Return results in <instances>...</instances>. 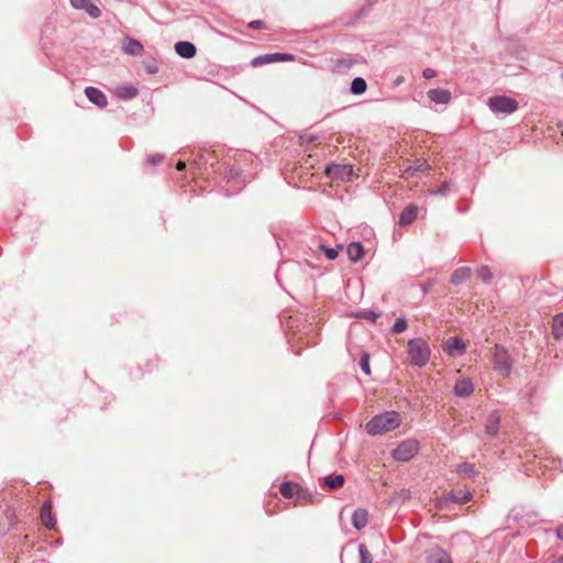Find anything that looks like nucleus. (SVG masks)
Here are the masks:
<instances>
[{
  "label": "nucleus",
  "instance_id": "f257e3e1",
  "mask_svg": "<svg viewBox=\"0 0 563 563\" xmlns=\"http://www.w3.org/2000/svg\"><path fill=\"white\" fill-rule=\"evenodd\" d=\"M401 423V419L398 412L385 411L379 415H375L366 424L365 431L369 435H379L386 432H390L397 429Z\"/></svg>",
  "mask_w": 563,
  "mask_h": 563
},
{
  "label": "nucleus",
  "instance_id": "f03ea898",
  "mask_svg": "<svg viewBox=\"0 0 563 563\" xmlns=\"http://www.w3.org/2000/svg\"><path fill=\"white\" fill-rule=\"evenodd\" d=\"M408 355L410 363L417 367H423L428 364L431 355V350L428 342L422 338H415L408 341L407 344Z\"/></svg>",
  "mask_w": 563,
  "mask_h": 563
},
{
  "label": "nucleus",
  "instance_id": "7ed1b4c3",
  "mask_svg": "<svg viewBox=\"0 0 563 563\" xmlns=\"http://www.w3.org/2000/svg\"><path fill=\"white\" fill-rule=\"evenodd\" d=\"M418 451L419 442L415 439H406L391 451V457L397 462L404 463L410 461Z\"/></svg>",
  "mask_w": 563,
  "mask_h": 563
},
{
  "label": "nucleus",
  "instance_id": "20e7f679",
  "mask_svg": "<svg viewBox=\"0 0 563 563\" xmlns=\"http://www.w3.org/2000/svg\"><path fill=\"white\" fill-rule=\"evenodd\" d=\"M488 107L496 114H511L518 110V102L507 96H493L488 99Z\"/></svg>",
  "mask_w": 563,
  "mask_h": 563
},
{
  "label": "nucleus",
  "instance_id": "39448f33",
  "mask_svg": "<svg viewBox=\"0 0 563 563\" xmlns=\"http://www.w3.org/2000/svg\"><path fill=\"white\" fill-rule=\"evenodd\" d=\"M493 363L495 368L503 375L508 376L512 368V362L508 351L500 344L494 346Z\"/></svg>",
  "mask_w": 563,
  "mask_h": 563
},
{
  "label": "nucleus",
  "instance_id": "423d86ee",
  "mask_svg": "<svg viewBox=\"0 0 563 563\" xmlns=\"http://www.w3.org/2000/svg\"><path fill=\"white\" fill-rule=\"evenodd\" d=\"M353 174V168L347 164H329L325 168L327 177L333 180H350Z\"/></svg>",
  "mask_w": 563,
  "mask_h": 563
},
{
  "label": "nucleus",
  "instance_id": "0eeeda50",
  "mask_svg": "<svg viewBox=\"0 0 563 563\" xmlns=\"http://www.w3.org/2000/svg\"><path fill=\"white\" fill-rule=\"evenodd\" d=\"M295 56L289 53H269L260 55L251 60L253 67H261L272 63L278 62H290L294 60Z\"/></svg>",
  "mask_w": 563,
  "mask_h": 563
},
{
  "label": "nucleus",
  "instance_id": "6e6552de",
  "mask_svg": "<svg viewBox=\"0 0 563 563\" xmlns=\"http://www.w3.org/2000/svg\"><path fill=\"white\" fill-rule=\"evenodd\" d=\"M443 350L449 356H460L466 351V345L460 336L450 338L443 346Z\"/></svg>",
  "mask_w": 563,
  "mask_h": 563
},
{
  "label": "nucleus",
  "instance_id": "1a4fd4ad",
  "mask_svg": "<svg viewBox=\"0 0 563 563\" xmlns=\"http://www.w3.org/2000/svg\"><path fill=\"white\" fill-rule=\"evenodd\" d=\"M71 7L76 10H84L90 18L101 16V10L91 0H69Z\"/></svg>",
  "mask_w": 563,
  "mask_h": 563
},
{
  "label": "nucleus",
  "instance_id": "9d476101",
  "mask_svg": "<svg viewBox=\"0 0 563 563\" xmlns=\"http://www.w3.org/2000/svg\"><path fill=\"white\" fill-rule=\"evenodd\" d=\"M356 63L357 59L351 55L339 57L332 60V70L336 74H344L349 71Z\"/></svg>",
  "mask_w": 563,
  "mask_h": 563
},
{
  "label": "nucleus",
  "instance_id": "9b49d317",
  "mask_svg": "<svg viewBox=\"0 0 563 563\" xmlns=\"http://www.w3.org/2000/svg\"><path fill=\"white\" fill-rule=\"evenodd\" d=\"M85 95L87 99L99 108H104L108 104L107 96L96 87H86Z\"/></svg>",
  "mask_w": 563,
  "mask_h": 563
},
{
  "label": "nucleus",
  "instance_id": "f8f14e48",
  "mask_svg": "<svg viewBox=\"0 0 563 563\" xmlns=\"http://www.w3.org/2000/svg\"><path fill=\"white\" fill-rule=\"evenodd\" d=\"M175 52L183 58L190 59L196 56L197 48L194 43L189 41H179L174 45Z\"/></svg>",
  "mask_w": 563,
  "mask_h": 563
},
{
  "label": "nucleus",
  "instance_id": "ddd939ff",
  "mask_svg": "<svg viewBox=\"0 0 563 563\" xmlns=\"http://www.w3.org/2000/svg\"><path fill=\"white\" fill-rule=\"evenodd\" d=\"M143 45L140 41L131 37L125 36L122 43V51L131 56H140L143 53Z\"/></svg>",
  "mask_w": 563,
  "mask_h": 563
},
{
  "label": "nucleus",
  "instance_id": "4468645a",
  "mask_svg": "<svg viewBox=\"0 0 563 563\" xmlns=\"http://www.w3.org/2000/svg\"><path fill=\"white\" fill-rule=\"evenodd\" d=\"M473 495L470 490L453 489L445 495V500L457 505H464L472 499Z\"/></svg>",
  "mask_w": 563,
  "mask_h": 563
},
{
  "label": "nucleus",
  "instance_id": "2eb2a0df",
  "mask_svg": "<svg viewBox=\"0 0 563 563\" xmlns=\"http://www.w3.org/2000/svg\"><path fill=\"white\" fill-rule=\"evenodd\" d=\"M474 393V385L470 378L457 379L454 385V394L457 397H468Z\"/></svg>",
  "mask_w": 563,
  "mask_h": 563
},
{
  "label": "nucleus",
  "instance_id": "dca6fc26",
  "mask_svg": "<svg viewBox=\"0 0 563 563\" xmlns=\"http://www.w3.org/2000/svg\"><path fill=\"white\" fill-rule=\"evenodd\" d=\"M500 426V416L497 411H493L488 415L486 422H485V433L494 438L498 434Z\"/></svg>",
  "mask_w": 563,
  "mask_h": 563
},
{
  "label": "nucleus",
  "instance_id": "f3484780",
  "mask_svg": "<svg viewBox=\"0 0 563 563\" xmlns=\"http://www.w3.org/2000/svg\"><path fill=\"white\" fill-rule=\"evenodd\" d=\"M426 560L427 563H453L450 554L442 548L432 549Z\"/></svg>",
  "mask_w": 563,
  "mask_h": 563
},
{
  "label": "nucleus",
  "instance_id": "a211bd4d",
  "mask_svg": "<svg viewBox=\"0 0 563 563\" xmlns=\"http://www.w3.org/2000/svg\"><path fill=\"white\" fill-rule=\"evenodd\" d=\"M427 96L432 102L438 104H446L451 100V92L440 88L430 89Z\"/></svg>",
  "mask_w": 563,
  "mask_h": 563
},
{
  "label": "nucleus",
  "instance_id": "6ab92c4d",
  "mask_svg": "<svg viewBox=\"0 0 563 563\" xmlns=\"http://www.w3.org/2000/svg\"><path fill=\"white\" fill-rule=\"evenodd\" d=\"M351 522L356 530H362L368 523V511L364 508H356L352 514Z\"/></svg>",
  "mask_w": 563,
  "mask_h": 563
},
{
  "label": "nucleus",
  "instance_id": "aec40b11",
  "mask_svg": "<svg viewBox=\"0 0 563 563\" xmlns=\"http://www.w3.org/2000/svg\"><path fill=\"white\" fill-rule=\"evenodd\" d=\"M418 216V208L415 205L407 206L399 214L398 223L401 227L411 224Z\"/></svg>",
  "mask_w": 563,
  "mask_h": 563
},
{
  "label": "nucleus",
  "instance_id": "412c9836",
  "mask_svg": "<svg viewBox=\"0 0 563 563\" xmlns=\"http://www.w3.org/2000/svg\"><path fill=\"white\" fill-rule=\"evenodd\" d=\"M345 482V477L342 474L339 473H332L330 475H327L322 478V486L334 490L343 486Z\"/></svg>",
  "mask_w": 563,
  "mask_h": 563
},
{
  "label": "nucleus",
  "instance_id": "4be33fe9",
  "mask_svg": "<svg viewBox=\"0 0 563 563\" xmlns=\"http://www.w3.org/2000/svg\"><path fill=\"white\" fill-rule=\"evenodd\" d=\"M349 260L356 263L364 256L365 249L361 242H351L346 247Z\"/></svg>",
  "mask_w": 563,
  "mask_h": 563
},
{
  "label": "nucleus",
  "instance_id": "5701e85b",
  "mask_svg": "<svg viewBox=\"0 0 563 563\" xmlns=\"http://www.w3.org/2000/svg\"><path fill=\"white\" fill-rule=\"evenodd\" d=\"M41 520L43 525L48 529L53 530L56 525V520L52 515V505L51 501H45L41 508Z\"/></svg>",
  "mask_w": 563,
  "mask_h": 563
},
{
  "label": "nucleus",
  "instance_id": "b1692460",
  "mask_svg": "<svg viewBox=\"0 0 563 563\" xmlns=\"http://www.w3.org/2000/svg\"><path fill=\"white\" fill-rule=\"evenodd\" d=\"M429 164L426 159H418L413 165H409L404 169L408 177H418L419 174L429 169Z\"/></svg>",
  "mask_w": 563,
  "mask_h": 563
},
{
  "label": "nucleus",
  "instance_id": "393cba45",
  "mask_svg": "<svg viewBox=\"0 0 563 563\" xmlns=\"http://www.w3.org/2000/svg\"><path fill=\"white\" fill-rule=\"evenodd\" d=\"M471 273H472L471 268L466 267V266L456 268L452 273L450 282L454 286H459V285L463 284L471 276Z\"/></svg>",
  "mask_w": 563,
  "mask_h": 563
},
{
  "label": "nucleus",
  "instance_id": "a878e982",
  "mask_svg": "<svg viewBox=\"0 0 563 563\" xmlns=\"http://www.w3.org/2000/svg\"><path fill=\"white\" fill-rule=\"evenodd\" d=\"M456 473L464 478H474L478 472L475 465L468 462H463L455 467Z\"/></svg>",
  "mask_w": 563,
  "mask_h": 563
},
{
  "label": "nucleus",
  "instance_id": "bb28decb",
  "mask_svg": "<svg viewBox=\"0 0 563 563\" xmlns=\"http://www.w3.org/2000/svg\"><path fill=\"white\" fill-rule=\"evenodd\" d=\"M117 95L123 100L134 99L139 95V90L133 85H123L118 88Z\"/></svg>",
  "mask_w": 563,
  "mask_h": 563
},
{
  "label": "nucleus",
  "instance_id": "cd10ccee",
  "mask_svg": "<svg viewBox=\"0 0 563 563\" xmlns=\"http://www.w3.org/2000/svg\"><path fill=\"white\" fill-rule=\"evenodd\" d=\"M367 89V82L363 77H355L350 86V92L355 96L363 95Z\"/></svg>",
  "mask_w": 563,
  "mask_h": 563
},
{
  "label": "nucleus",
  "instance_id": "c85d7f7f",
  "mask_svg": "<svg viewBox=\"0 0 563 563\" xmlns=\"http://www.w3.org/2000/svg\"><path fill=\"white\" fill-rule=\"evenodd\" d=\"M552 334L556 340L563 338V312L553 317Z\"/></svg>",
  "mask_w": 563,
  "mask_h": 563
},
{
  "label": "nucleus",
  "instance_id": "c756f323",
  "mask_svg": "<svg viewBox=\"0 0 563 563\" xmlns=\"http://www.w3.org/2000/svg\"><path fill=\"white\" fill-rule=\"evenodd\" d=\"M223 174L228 181H234L241 176L242 169L236 165H228L225 166Z\"/></svg>",
  "mask_w": 563,
  "mask_h": 563
},
{
  "label": "nucleus",
  "instance_id": "7c9ffc66",
  "mask_svg": "<svg viewBox=\"0 0 563 563\" xmlns=\"http://www.w3.org/2000/svg\"><path fill=\"white\" fill-rule=\"evenodd\" d=\"M283 497L290 499L295 495V485L291 482H283L279 486Z\"/></svg>",
  "mask_w": 563,
  "mask_h": 563
},
{
  "label": "nucleus",
  "instance_id": "2f4dec72",
  "mask_svg": "<svg viewBox=\"0 0 563 563\" xmlns=\"http://www.w3.org/2000/svg\"><path fill=\"white\" fill-rule=\"evenodd\" d=\"M408 327V321L405 317H399L396 319L395 323L391 327V332L395 334L404 332Z\"/></svg>",
  "mask_w": 563,
  "mask_h": 563
},
{
  "label": "nucleus",
  "instance_id": "473e14b6",
  "mask_svg": "<svg viewBox=\"0 0 563 563\" xmlns=\"http://www.w3.org/2000/svg\"><path fill=\"white\" fill-rule=\"evenodd\" d=\"M358 365L365 375H371L369 354L367 352L361 354Z\"/></svg>",
  "mask_w": 563,
  "mask_h": 563
},
{
  "label": "nucleus",
  "instance_id": "72a5a7b5",
  "mask_svg": "<svg viewBox=\"0 0 563 563\" xmlns=\"http://www.w3.org/2000/svg\"><path fill=\"white\" fill-rule=\"evenodd\" d=\"M358 554L361 563H373L372 554L369 553L367 547L364 543L358 544Z\"/></svg>",
  "mask_w": 563,
  "mask_h": 563
},
{
  "label": "nucleus",
  "instance_id": "f704fd0d",
  "mask_svg": "<svg viewBox=\"0 0 563 563\" xmlns=\"http://www.w3.org/2000/svg\"><path fill=\"white\" fill-rule=\"evenodd\" d=\"M477 276L486 284L489 283L493 278L490 268L486 265H483L477 269Z\"/></svg>",
  "mask_w": 563,
  "mask_h": 563
},
{
  "label": "nucleus",
  "instance_id": "c9c22d12",
  "mask_svg": "<svg viewBox=\"0 0 563 563\" xmlns=\"http://www.w3.org/2000/svg\"><path fill=\"white\" fill-rule=\"evenodd\" d=\"M356 317L369 320L372 322H376V320L378 319L379 314L376 313L373 310H362V311L356 313Z\"/></svg>",
  "mask_w": 563,
  "mask_h": 563
},
{
  "label": "nucleus",
  "instance_id": "e433bc0d",
  "mask_svg": "<svg viewBox=\"0 0 563 563\" xmlns=\"http://www.w3.org/2000/svg\"><path fill=\"white\" fill-rule=\"evenodd\" d=\"M320 249L323 251V253L328 260H335L339 255L338 249L329 247L325 245H320Z\"/></svg>",
  "mask_w": 563,
  "mask_h": 563
},
{
  "label": "nucleus",
  "instance_id": "4c0bfd02",
  "mask_svg": "<svg viewBox=\"0 0 563 563\" xmlns=\"http://www.w3.org/2000/svg\"><path fill=\"white\" fill-rule=\"evenodd\" d=\"M450 191V184L443 183L438 189L433 190L432 194L435 196H446Z\"/></svg>",
  "mask_w": 563,
  "mask_h": 563
},
{
  "label": "nucleus",
  "instance_id": "58836bf2",
  "mask_svg": "<svg viewBox=\"0 0 563 563\" xmlns=\"http://www.w3.org/2000/svg\"><path fill=\"white\" fill-rule=\"evenodd\" d=\"M164 156L161 154H154L147 157V163L150 165H156L163 161Z\"/></svg>",
  "mask_w": 563,
  "mask_h": 563
},
{
  "label": "nucleus",
  "instance_id": "ea45409f",
  "mask_svg": "<svg viewBox=\"0 0 563 563\" xmlns=\"http://www.w3.org/2000/svg\"><path fill=\"white\" fill-rule=\"evenodd\" d=\"M249 27L253 30H261L265 27V23L262 20H253L249 23Z\"/></svg>",
  "mask_w": 563,
  "mask_h": 563
},
{
  "label": "nucleus",
  "instance_id": "a19ab883",
  "mask_svg": "<svg viewBox=\"0 0 563 563\" xmlns=\"http://www.w3.org/2000/svg\"><path fill=\"white\" fill-rule=\"evenodd\" d=\"M298 495L302 499H307V500H309L311 503H314V498H313L312 493H310L308 490L299 489Z\"/></svg>",
  "mask_w": 563,
  "mask_h": 563
},
{
  "label": "nucleus",
  "instance_id": "79ce46f5",
  "mask_svg": "<svg viewBox=\"0 0 563 563\" xmlns=\"http://www.w3.org/2000/svg\"><path fill=\"white\" fill-rule=\"evenodd\" d=\"M435 75H437V73H435V70H434V69H432V68H426V69H423V71H422V76H423V78H426V79H432V78H434V77H435Z\"/></svg>",
  "mask_w": 563,
  "mask_h": 563
},
{
  "label": "nucleus",
  "instance_id": "37998d69",
  "mask_svg": "<svg viewBox=\"0 0 563 563\" xmlns=\"http://www.w3.org/2000/svg\"><path fill=\"white\" fill-rule=\"evenodd\" d=\"M533 391H534V388H530L529 390H527L522 398L526 399L527 402H531V398L533 396Z\"/></svg>",
  "mask_w": 563,
  "mask_h": 563
},
{
  "label": "nucleus",
  "instance_id": "c03bdc74",
  "mask_svg": "<svg viewBox=\"0 0 563 563\" xmlns=\"http://www.w3.org/2000/svg\"><path fill=\"white\" fill-rule=\"evenodd\" d=\"M196 163H197L198 165L207 164V163H208V158L206 157V155H205V154H199V156H198V158H197Z\"/></svg>",
  "mask_w": 563,
  "mask_h": 563
},
{
  "label": "nucleus",
  "instance_id": "a18cd8bd",
  "mask_svg": "<svg viewBox=\"0 0 563 563\" xmlns=\"http://www.w3.org/2000/svg\"><path fill=\"white\" fill-rule=\"evenodd\" d=\"M551 563H563V555H552L551 556Z\"/></svg>",
  "mask_w": 563,
  "mask_h": 563
},
{
  "label": "nucleus",
  "instance_id": "49530a36",
  "mask_svg": "<svg viewBox=\"0 0 563 563\" xmlns=\"http://www.w3.org/2000/svg\"><path fill=\"white\" fill-rule=\"evenodd\" d=\"M148 74H156L158 71V68L156 65H148L146 67Z\"/></svg>",
  "mask_w": 563,
  "mask_h": 563
},
{
  "label": "nucleus",
  "instance_id": "de8ad7c7",
  "mask_svg": "<svg viewBox=\"0 0 563 563\" xmlns=\"http://www.w3.org/2000/svg\"><path fill=\"white\" fill-rule=\"evenodd\" d=\"M176 168H177V170H178V172H183V170H185V168H186V163H185V162H183V161H179V162L177 163V165H176Z\"/></svg>",
  "mask_w": 563,
  "mask_h": 563
},
{
  "label": "nucleus",
  "instance_id": "09e8293b",
  "mask_svg": "<svg viewBox=\"0 0 563 563\" xmlns=\"http://www.w3.org/2000/svg\"><path fill=\"white\" fill-rule=\"evenodd\" d=\"M556 537L560 540H563V525L558 527V529H556Z\"/></svg>",
  "mask_w": 563,
  "mask_h": 563
},
{
  "label": "nucleus",
  "instance_id": "8fccbe9b",
  "mask_svg": "<svg viewBox=\"0 0 563 563\" xmlns=\"http://www.w3.org/2000/svg\"><path fill=\"white\" fill-rule=\"evenodd\" d=\"M404 82V77L399 76L396 80H395V86H399L400 84Z\"/></svg>",
  "mask_w": 563,
  "mask_h": 563
},
{
  "label": "nucleus",
  "instance_id": "3c124183",
  "mask_svg": "<svg viewBox=\"0 0 563 563\" xmlns=\"http://www.w3.org/2000/svg\"><path fill=\"white\" fill-rule=\"evenodd\" d=\"M341 562H342V563H345V562H344V555H343V552L341 553Z\"/></svg>",
  "mask_w": 563,
  "mask_h": 563
}]
</instances>
